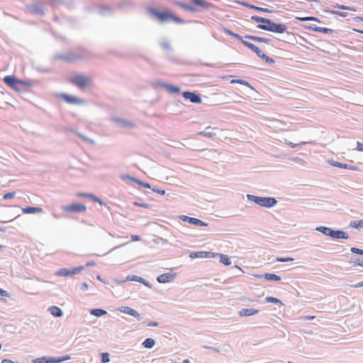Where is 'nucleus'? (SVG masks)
<instances>
[{
    "label": "nucleus",
    "instance_id": "e2e57ef3",
    "mask_svg": "<svg viewBox=\"0 0 363 363\" xmlns=\"http://www.w3.org/2000/svg\"><path fill=\"white\" fill-rule=\"evenodd\" d=\"M183 363H190L189 360V359H184L183 361Z\"/></svg>",
    "mask_w": 363,
    "mask_h": 363
},
{
    "label": "nucleus",
    "instance_id": "72a5a7b5",
    "mask_svg": "<svg viewBox=\"0 0 363 363\" xmlns=\"http://www.w3.org/2000/svg\"><path fill=\"white\" fill-rule=\"evenodd\" d=\"M230 83L231 84H243V85L250 87V88L252 87L247 82L242 80V79H233V80H231Z\"/></svg>",
    "mask_w": 363,
    "mask_h": 363
},
{
    "label": "nucleus",
    "instance_id": "603ef678",
    "mask_svg": "<svg viewBox=\"0 0 363 363\" xmlns=\"http://www.w3.org/2000/svg\"><path fill=\"white\" fill-rule=\"evenodd\" d=\"M132 241H139L140 240V238L138 235H132L130 236Z\"/></svg>",
    "mask_w": 363,
    "mask_h": 363
},
{
    "label": "nucleus",
    "instance_id": "bf43d9fd",
    "mask_svg": "<svg viewBox=\"0 0 363 363\" xmlns=\"http://www.w3.org/2000/svg\"><path fill=\"white\" fill-rule=\"evenodd\" d=\"M149 326H157V323L156 322H151L148 324Z\"/></svg>",
    "mask_w": 363,
    "mask_h": 363
},
{
    "label": "nucleus",
    "instance_id": "393cba45",
    "mask_svg": "<svg viewBox=\"0 0 363 363\" xmlns=\"http://www.w3.org/2000/svg\"><path fill=\"white\" fill-rule=\"evenodd\" d=\"M316 230L330 237L332 229L324 226H320L316 228Z\"/></svg>",
    "mask_w": 363,
    "mask_h": 363
},
{
    "label": "nucleus",
    "instance_id": "de8ad7c7",
    "mask_svg": "<svg viewBox=\"0 0 363 363\" xmlns=\"http://www.w3.org/2000/svg\"><path fill=\"white\" fill-rule=\"evenodd\" d=\"M337 7L339 9H348V10H351V11H355L354 9H353V8H350L349 6H345L343 5H337Z\"/></svg>",
    "mask_w": 363,
    "mask_h": 363
},
{
    "label": "nucleus",
    "instance_id": "09e8293b",
    "mask_svg": "<svg viewBox=\"0 0 363 363\" xmlns=\"http://www.w3.org/2000/svg\"><path fill=\"white\" fill-rule=\"evenodd\" d=\"M357 150L359 152H363V144L357 142Z\"/></svg>",
    "mask_w": 363,
    "mask_h": 363
},
{
    "label": "nucleus",
    "instance_id": "0e129e2a",
    "mask_svg": "<svg viewBox=\"0 0 363 363\" xmlns=\"http://www.w3.org/2000/svg\"><path fill=\"white\" fill-rule=\"evenodd\" d=\"M354 30L359 33H363V30Z\"/></svg>",
    "mask_w": 363,
    "mask_h": 363
},
{
    "label": "nucleus",
    "instance_id": "6ab92c4d",
    "mask_svg": "<svg viewBox=\"0 0 363 363\" xmlns=\"http://www.w3.org/2000/svg\"><path fill=\"white\" fill-rule=\"evenodd\" d=\"M123 179H130L137 184H138L139 185H140L141 186H143L145 188H147V189H150V184L148 183H146V182H143L134 177H132L130 176H128V175H125V176H123L122 177Z\"/></svg>",
    "mask_w": 363,
    "mask_h": 363
},
{
    "label": "nucleus",
    "instance_id": "7c9ffc66",
    "mask_svg": "<svg viewBox=\"0 0 363 363\" xmlns=\"http://www.w3.org/2000/svg\"><path fill=\"white\" fill-rule=\"evenodd\" d=\"M296 19L301 21H317L320 22L319 19L316 17L313 16H307V17H296Z\"/></svg>",
    "mask_w": 363,
    "mask_h": 363
},
{
    "label": "nucleus",
    "instance_id": "4d7b16f0",
    "mask_svg": "<svg viewBox=\"0 0 363 363\" xmlns=\"http://www.w3.org/2000/svg\"><path fill=\"white\" fill-rule=\"evenodd\" d=\"M132 280L138 281H140L141 283L145 284V280L143 278H141V277L134 278Z\"/></svg>",
    "mask_w": 363,
    "mask_h": 363
},
{
    "label": "nucleus",
    "instance_id": "f704fd0d",
    "mask_svg": "<svg viewBox=\"0 0 363 363\" xmlns=\"http://www.w3.org/2000/svg\"><path fill=\"white\" fill-rule=\"evenodd\" d=\"M311 29H312L314 31L320 32V33H328L329 31H330V29L327 28H322V27H314V28H311Z\"/></svg>",
    "mask_w": 363,
    "mask_h": 363
},
{
    "label": "nucleus",
    "instance_id": "a211bd4d",
    "mask_svg": "<svg viewBox=\"0 0 363 363\" xmlns=\"http://www.w3.org/2000/svg\"><path fill=\"white\" fill-rule=\"evenodd\" d=\"M330 164L337 167L343 168V169H352V170H357V167L355 166L350 165L347 164H342L339 162H332Z\"/></svg>",
    "mask_w": 363,
    "mask_h": 363
},
{
    "label": "nucleus",
    "instance_id": "c9c22d12",
    "mask_svg": "<svg viewBox=\"0 0 363 363\" xmlns=\"http://www.w3.org/2000/svg\"><path fill=\"white\" fill-rule=\"evenodd\" d=\"M167 89L173 94H177L179 92V88L172 85H168L166 86Z\"/></svg>",
    "mask_w": 363,
    "mask_h": 363
},
{
    "label": "nucleus",
    "instance_id": "1a4fd4ad",
    "mask_svg": "<svg viewBox=\"0 0 363 363\" xmlns=\"http://www.w3.org/2000/svg\"><path fill=\"white\" fill-rule=\"evenodd\" d=\"M60 96L67 103L70 104H84L85 103V101L82 99H79L76 96L68 95L66 94H61Z\"/></svg>",
    "mask_w": 363,
    "mask_h": 363
},
{
    "label": "nucleus",
    "instance_id": "ddd939ff",
    "mask_svg": "<svg viewBox=\"0 0 363 363\" xmlns=\"http://www.w3.org/2000/svg\"><path fill=\"white\" fill-rule=\"evenodd\" d=\"M252 19L255 21L257 23H259V24H258L257 27L262 30H264L265 27L264 26H269V25L271 22V21L269 19L264 18L257 16H253L252 17Z\"/></svg>",
    "mask_w": 363,
    "mask_h": 363
},
{
    "label": "nucleus",
    "instance_id": "a19ab883",
    "mask_svg": "<svg viewBox=\"0 0 363 363\" xmlns=\"http://www.w3.org/2000/svg\"><path fill=\"white\" fill-rule=\"evenodd\" d=\"M294 259L291 258V257H278L277 258V262H291V261H293Z\"/></svg>",
    "mask_w": 363,
    "mask_h": 363
},
{
    "label": "nucleus",
    "instance_id": "9d476101",
    "mask_svg": "<svg viewBox=\"0 0 363 363\" xmlns=\"http://www.w3.org/2000/svg\"><path fill=\"white\" fill-rule=\"evenodd\" d=\"M182 95L185 99H188L192 103L199 104L201 102V97L193 92L184 91Z\"/></svg>",
    "mask_w": 363,
    "mask_h": 363
},
{
    "label": "nucleus",
    "instance_id": "aec40b11",
    "mask_svg": "<svg viewBox=\"0 0 363 363\" xmlns=\"http://www.w3.org/2000/svg\"><path fill=\"white\" fill-rule=\"evenodd\" d=\"M22 211L23 213H41L43 209L39 207H26L23 208Z\"/></svg>",
    "mask_w": 363,
    "mask_h": 363
},
{
    "label": "nucleus",
    "instance_id": "f03ea898",
    "mask_svg": "<svg viewBox=\"0 0 363 363\" xmlns=\"http://www.w3.org/2000/svg\"><path fill=\"white\" fill-rule=\"evenodd\" d=\"M69 82L80 89L90 86L92 84L89 77L78 73L74 74L70 77Z\"/></svg>",
    "mask_w": 363,
    "mask_h": 363
},
{
    "label": "nucleus",
    "instance_id": "9b49d317",
    "mask_svg": "<svg viewBox=\"0 0 363 363\" xmlns=\"http://www.w3.org/2000/svg\"><path fill=\"white\" fill-rule=\"evenodd\" d=\"M180 218L183 221H186L189 223H191V224H194L196 225H199V226H207L208 225L207 223H206L203 222L202 220H201L198 218H196L189 217L187 216H181Z\"/></svg>",
    "mask_w": 363,
    "mask_h": 363
},
{
    "label": "nucleus",
    "instance_id": "6e6552de",
    "mask_svg": "<svg viewBox=\"0 0 363 363\" xmlns=\"http://www.w3.org/2000/svg\"><path fill=\"white\" fill-rule=\"evenodd\" d=\"M84 269V267H78L73 268L72 269H59L56 274L61 277H69L72 276L74 274L79 273L81 271H82Z\"/></svg>",
    "mask_w": 363,
    "mask_h": 363
},
{
    "label": "nucleus",
    "instance_id": "dca6fc26",
    "mask_svg": "<svg viewBox=\"0 0 363 363\" xmlns=\"http://www.w3.org/2000/svg\"><path fill=\"white\" fill-rule=\"evenodd\" d=\"M259 313V310L255 308H243L239 312V315L242 316H250Z\"/></svg>",
    "mask_w": 363,
    "mask_h": 363
},
{
    "label": "nucleus",
    "instance_id": "cd10ccee",
    "mask_svg": "<svg viewBox=\"0 0 363 363\" xmlns=\"http://www.w3.org/2000/svg\"><path fill=\"white\" fill-rule=\"evenodd\" d=\"M350 263L352 264V267L359 266L363 267V258L351 259L350 261Z\"/></svg>",
    "mask_w": 363,
    "mask_h": 363
},
{
    "label": "nucleus",
    "instance_id": "774afa93",
    "mask_svg": "<svg viewBox=\"0 0 363 363\" xmlns=\"http://www.w3.org/2000/svg\"><path fill=\"white\" fill-rule=\"evenodd\" d=\"M2 230V229H1V228L0 227V230Z\"/></svg>",
    "mask_w": 363,
    "mask_h": 363
},
{
    "label": "nucleus",
    "instance_id": "3c124183",
    "mask_svg": "<svg viewBox=\"0 0 363 363\" xmlns=\"http://www.w3.org/2000/svg\"><path fill=\"white\" fill-rule=\"evenodd\" d=\"M332 13H334V14H337L338 16H340L342 17H345L346 16V13H343V12H341V11H332Z\"/></svg>",
    "mask_w": 363,
    "mask_h": 363
},
{
    "label": "nucleus",
    "instance_id": "c03bdc74",
    "mask_svg": "<svg viewBox=\"0 0 363 363\" xmlns=\"http://www.w3.org/2000/svg\"><path fill=\"white\" fill-rule=\"evenodd\" d=\"M77 196H80V197H86V198H90L91 199L92 194H85V193H78Z\"/></svg>",
    "mask_w": 363,
    "mask_h": 363
},
{
    "label": "nucleus",
    "instance_id": "bb28decb",
    "mask_svg": "<svg viewBox=\"0 0 363 363\" xmlns=\"http://www.w3.org/2000/svg\"><path fill=\"white\" fill-rule=\"evenodd\" d=\"M245 38L261 43H267L269 41L267 38L255 35H245Z\"/></svg>",
    "mask_w": 363,
    "mask_h": 363
},
{
    "label": "nucleus",
    "instance_id": "13d9d810",
    "mask_svg": "<svg viewBox=\"0 0 363 363\" xmlns=\"http://www.w3.org/2000/svg\"><path fill=\"white\" fill-rule=\"evenodd\" d=\"M1 363H18V362H14L13 361L11 360V359H5L2 360Z\"/></svg>",
    "mask_w": 363,
    "mask_h": 363
},
{
    "label": "nucleus",
    "instance_id": "4468645a",
    "mask_svg": "<svg viewBox=\"0 0 363 363\" xmlns=\"http://www.w3.org/2000/svg\"><path fill=\"white\" fill-rule=\"evenodd\" d=\"M174 275L172 273L162 274L157 277V280L159 283H167L172 281Z\"/></svg>",
    "mask_w": 363,
    "mask_h": 363
},
{
    "label": "nucleus",
    "instance_id": "0eeeda50",
    "mask_svg": "<svg viewBox=\"0 0 363 363\" xmlns=\"http://www.w3.org/2000/svg\"><path fill=\"white\" fill-rule=\"evenodd\" d=\"M63 211L67 213H81L86 211V207L80 203H72L63 207Z\"/></svg>",
    "mask_w": 363,
    "mask_h": 363
},
{
    "label": "nucleus",
    "instance_id": "a878e982",
    "mask_svg": "<svg viewBox=\"0 0 363 363\" xmlns=\"http://www.w3.org/2000/svg\"><path fill=\"white\" fill-rule=\"evenodd\" d=\"M218 255L220 256V262L222 264H223L225 266L231 264V261L227 255L223 254H218Z\"/></svg>",
    "mask_w": 363,
    "mask_h": 363
},
{
    "label": "nucleus",
    "instance_id": "8fccbe9b",
    "mask_svg": "<svg viewBox=\"0 0 363 363\" xmlns=\"http://www.w3.org/2000/svg\"><path fill=\"white\" fill-rule=\"evenodd\" d=\"M133 204L135 206H140V207H143V208H147L148 207V205L146 204V203H138V202H134Z\"/></svg>",
    "mask_w": 363,
    "mask_h": 363
},
{
    "label": "nucleus",
    "instance_id": "f8f14e48",
    "mask_svg": "<svg viewBox=\"0 0 363 363\" xmlns=\"http://www.w3.org/2000/svg\"><path fill=\"white\" fill-rule=\"evenodd\" d=\"M218 253H213L211 252H196L192 253L190 257L191 258H212L218 256Z\"/></svg>",
    "mask_w": 363,
    "mask_h": 363
},
{
    "label": "nucleus",
    "instance_id": "69168bd1",
    "mask_svg": "<svg viewBox=\"0 0 363 363\" xmlns=\"http://www.w3.org/2000/svg\"><path fill=\"white\" fill-rule=\"evenodd\" d=\"M256 277L259 278V277H261V275H257Z\"/></svg>",
    "mask_w": 363,
    "mask_h": 363
},
{
    "label": "nucleus",
    "instance_id": "f3484780",
    "mask_svg": "<svg viewBox=\"0 0 363 363\" xmlns=\"http://www.w3.org/2000/svg\"><path fill=\"white\" fill-rule=\"evenodd\" d=\"M120 311L124 313H126V314H128L130 315H132L135 318H137L138 319L140 318V314L138 313V311H136L135 310H134L133 308H130V307H123Z\"/></svg>",
    "mask_w": 363,
    "mask_h": 363
},
{
    "label": "nucleus",
    "instance_id": "423d86ee",
    "mask_svg": "<svg viewBox=\"0 0 363 363\" xmlns=\"http://www.w3.org/2000/svg\"><path fill=\"white\" fill-rule=\"evenodd\" d=\"M264 30L277 33H284L287 30V26L285 24L281 23H276L271 21L269 26H264Z\"/></svg>",
    "mask_w": 363,
    "mask_h": 363
},
{
    "label": "nucleus",
    "instance_id": "f257e3e1",
    "mask_svg": "<svg viewBox=\"0 0 363 363\" xmlns=\"http://www.w3.org/2000/svg\"><path fill=\"white\" fill-rule=\"evenodd\" d=\"M4 82L9 86L17 91H21L23 87H28L31 85L29 82L18 79L11 75L4 77Z\"/></svg>",
    "mask_w": 363,
    "mask_h": 363
},
{
    "label": "nucleus",
    "instance_id": "c756f323",
    "mask_svg": "<svg viewBox=\"0 0 363 363\" xmlns=\"http://www.w3.org/2000/svg\"><path fill=\"white\" fill-rule=\"evenodd\" d=\"M350 225L354 228H359L363 227V220H352L350 222Z\"/></svg>",
    "mask_w": 363,
    "mask_h": 363
},
{
    "label": "nucleus",
    "instance_id": "4c0bfd02",
    "mask_svg": "<svg viewBox=\"0 0 363 363\" xmlns=\"http://www.w3.org/2000/svg\"><path fill=\"white\" fill-rule=\"evenodd\" d=\"M110 361L109 354L107 352L101 354V363H107Z\"/></svg>",
    "mask_w": 363,
    "mask_h": 363
},
{
    "label": "nucleus",
    "instance_id": "c85d7f7f",
    "mask_svg": "<svg viewBox=\"0 0 363 363\" xmlns=\"http://www.w3.org/2000/svg\"><path fill=\"white\" fill-rule=\"evenodd\" d=\"M155 344V342L152 338H147L143 343V345L146 348H152Z\"/></svg>",
    "mask_w": 363,
    "mask_h": 363
},
{
    "label": "nucleus",
    "instance_id": "864d4df0",
    "mask_svg": "<svg viewBox=\"0 0 363 363\" xmlns=\"http://www.w3.org/2000/svg\"><path fill=\"white\" fill-rule=\"evenodd\" d=\"M0 296H8L9 294H8L7 291L3 290L2 289H0Z\"/></svg>",
    "mask_w": 363,
    "mask_h": 363
},
{
    "label": "nucleus",
    "instance_id": "e433bc0d",
    "mask_svg": "<svg viewBox=\"0 0 363 363\" xmlns=\"http://www.w3.org/2000/svg\"><path fill=\"white\" fill-rule=\"evenodd\" d=\"M15 196H16V192L15 191H11V192H9V193L5 194L3 196V199H5V200L11 199H13L15 197Z\"/></svg>",
    "mask_w": 363,
    "mask_h": 363
},
{
    "label": "nucleus",
    "instance_id": "79ce46f5",
    "mask_svg": "<svg viewBox=\"0 0 363 363\" xmlns=\"http://www.w3.org/2000/svg\"><path fill=\"white\" fill-rule=\"evenodd\" d=\"M351 252H353V253H355V254H359V255H363V250H360L359 248H357V247H352L351 248Z\"/></svg>",
    "mask_w": 363,
    "mask_h": 363
},
{
    "label": "nucleus",
    "instance_id": "5701e85b",
    "mask_svg": "<svg viewBox=\"0 0 363 363\" xmlns=\"http://www.w3.org/2000/svg\"><path fill=\"white\" fill-rule=\"evenodd\" d=\"M265 279L269 281H280L281 277L275 274L266 273L263 275Z\"/></svg>",
    "mask_w": 363,
    "mask_h": 363
},
{
    "label": "nucleus",
    "instance_id": "7ed1b4c3",
    "mask_svg": "<svg viewBox=\"0 0 363 363\" xmlns=\"http://www.w3.org/2000/svg\"><path fill=\"white\" fill-rule=\"evenodd\" d=\"M247 198L250 201L262 207L269 208L277 203L276 199L270 197H260L248 194Z\"/></svg>",
    "mask_w": 363,
    "mask_h": 363
},
{
    "label": "nucleus",
    "instance_id": "2f4dec72",
    "mask_svg": "<svg viewBox=\"0 0 363 363\" xmlns=\"http://www.w3.org/2000/svg\"><path fill=\"white\" fill-rule=\"evenodd\" d=\"M241 42L242 43L246 46L247 48H248L249 49H250L251 50H252L253 52L257 49V46H256L255 45L248 42V41H246V40H241Z\"/></svg>",
    "mask_w": 363,
    "mask_h": 363
},
{
    "label": "nucleus",
    "instance_id": "a18cd8bd",
    "mask_svg": "<svg viewBox=\"0 0 363 363\" xmlns=\"http://www.w3.org/2000/svg\"><path fill=\"white\" fill-rule=\"evenodd\" d=\"M199 134L201 135H203V136H206V137H212V136L215 135V134L213 133H206V132H200Z\"/></svg>",
    "mask_w": 363,
    "mask_h": 363
},
{
    "label": "nucleus",
    "instance_id": "b1692460",
    "mask_svg": "<svg viewBox=\"0 0 363 363\" xmlns=\"http://www.w3.org/2000/svg\"><path fill=\"white\" fill-rule=\"evenodd\" d=\"M259 57L264 59L267 62H272L273 60L267 57L264 53L257 47V49L254 51Z\"/></svg>",
    "mask_w": 363,
    "mask_h": 363
},
{
    "label": "nucleus",
    "instance_id": "680f3d73",
    "mask_svg": "<svg viewBox=\"0 0 363 363\" xmlns=\"http://www.w3.org/2000/svg\"><path fill=\"white\" fill-rule=\"evenodd\" d=\"M256 9L259 10V11H267V9H262V8H259V7H256Z\"/></svg>",
    "mask_w": 363,
    "mask_h": 363
},
{
    "label": "nucleus",
    "instance_id": "338daca9",
    "mask_svg": "<svg viewBox=\"0 0 363 363\" xmlns=\"http://www.w3.org/2000/svg\"><path fill=\"white\" fill-rule=\"evenodd\" d=\"M3 246L0 245V250L2 249Z\"/></svg>",
    "mask_w": 363,
    "mask_h": 363
},
{
    "label": "nucleus",
    "instance_id": "49530a36",
    "mask_svg": "<svg viewBox=\"0 0 363 363\" xmlns=\"http://www.w3.org/2000/svg\"><path fill=\"white\" fill-rule=\"evenodd\" d=\"M177 5L179 6L180 7L184 9H187V10H192L189 6H186L183 4H181V3H179V2H176L175 3Z\"/></svg>",
    "mask_w": 363,
    "mask_h": 363
},
{
    "label": "nucleus",
    "instance_id": "2eb2a0df",
    "mask_svg": "<svg viewBox=\"0 0 363 363\" xmlns=\"http://www.w3.org/2000/svg\"><path fill=\"white\" fill-rule=\"evenodd\" d=\"M330 237L336 239H348L349 235L342 230H332Z\"/></svg>",
    "mask_w": 363,
    "mask_h": 363
},
{
    "label": "nucleus",
    "instance_id": "37998d69",
    "mask_svg": "<svg viewBox=\"0 0 363 363\" xmlns=\"http://www.w3.org/2000/svg\"><path fill=\"white\" fill-rule=\"evenodd\" d=\"M91 199L93 201H94L95 202L99 203L100 205H104V203L100 199H99L98 197L94 196L93 194H92Z\"/></svg>",
    "mask_w": 363,
    "mask_h": 363
},
{
    "label": "nucleus",
    "instance_id": "412c9836",
    "mask_svg": "<svg viewBox=\"0 0 363 363\" xmlns=\"http://www.w3.org/2000/svg\"><path fill=\"white\" fill-rule=\"evenodd\" d=\"M49 311L50 312V313L52 315H54L55 317H60L62 315V312L61 309L57 306H52L50 307Z\"/></svg>",
    "mask_w": 363,
    "mask_h": 363
},
{
    "label": "nucleus",
    "instance_id": "6e6d98bb",
    "mask_svg": "<svg viewBox=\"0 0 363 363\" xmlns=\"http://www.w3.org/2000/svg\"><path fill=\"white\" fill-rule=\"evenodd\" d=\"M352 286L354 287V288L362 287L363 286V281L357 283V284H356L354 285H352Z\"/></svg>",
    "mask_w": 363,
    "mask_h": 363
},
{
    "label": "nucleus",
    "instance_id": "20e7f679",
    "mask_svg": "<svg viewBox=\"0 0 363 363\" xmlns=\"http://www.w3.org/2000/svg\"><path fill=\"white\" fill-rule=\"evenodd\" d=\"M155 16L162 22L169 20H172L177 23H182L184 22L180 18L167 11L155 12Z\"/></svg>",
    "mask_w": 363,
    "mask_h": 363
},
{
    "label": "nucleus",
    "instance_id": "39448f33",
    "mask_svg": "<svg viewBox=\"0 0 363 363\" xmlns=\"http://www.w3.org/2000/svg\"><path fill=\"white\" fill-rule=\"evenodd\" d=\"M70 359L69 355H65L60 357H40L33 360V363H60Z\"/></svg>",
    "mask_w": 363,
    "mask_h": 363
},
{
    "label": "nucleus",
    "instance_id": "052dcab7",
    "mask_svg": "<svg viewBox=\"0 0 363 363\" xmlns=\"http://www.w3.org/2000/svg\"><path fill=\"white\" fill-rule=\"evenodd\" d=\"M315 317L314 316H306L304 317L305 320H313Z\"/></svg>",
    "mask_w": 363,
    "mask_h": 363
},
{
    "label": "nucleus",
    "instance_id": "ea45409f",
    "mask_svg": "<svg viewBox=\"0 0 363 363\" xmlns=\"http://www.w3.org/2000/svg\"><path fill=\"white\" fill-rule=\"evenodd\" d=\"M265 300L268 303H281V301L274 297H267Z\"/></svg>",
    "mask_w": 363,
    "mask_h": 363
},
{
    "label": "nucleus",
    "instance_id": "5fc2aeb1",
    "mask_svg": "<svg viewBox=\"0 0 363 363\" xmlns=\"http://www.w3.org/2000/svg\"><path fill=\"white\" fill-rule=\"evenodd\" d=\"M153 191L155 192H157L161 195H164L165 194V191L164 190H160V189H153Z\"/></svg>",
    "mask_w": 363,
    "mask_h": 363
},
{
    "label": "nucleus",
    "instance_id": "4be33fe9",
    "mask_svg": "<svg viewBox=\"0 0 363 363\" xmlns=\"http://www.w3.org/2000/svg\"><path fill=\"white\" fill-rule=\"evenodd\" d=\"M191 1L193 4L205 9H208L211 6V4L206 0H191Z\"/></svg>",
    "mask_w": 363,
    "mask_h": 363
},
{
    "label": "nucleus",
    "instance_id": "473e14b6",
    "mask_svg": "<svg viewBox=\"0 0 363 363\" xmlns=\"http://www.w3.org/2000/svg\"><path fill=\"white\" fill-rule=\"evenodd\" d=\"M91 313L95 316H101L106 313V311L102 309H94L91 311Z\"/></svg>",
    "mask_w": 363,
    "mask_h": 363
},
{
    "label": "nucleus",
    "instance_id": "58836bf2",
    "mask_svg": "<svg viewBox=\"0 0 363 363\" xmlns=\"http://www.w3.org/2000/svg\"><path fill=\"white\" fill-rule=\"evenodd\" d=\"M224 32H225L226 34H228V35H231V36H233V37H235V38H238V39H239V40H241V37H240V35H238V34H237V33H235L232 32L231 30H228V29H227V28H225V29H224Z\"/></svg>",
    "mask_w": 363,
    "mask_h": 363
}]
</instances>
